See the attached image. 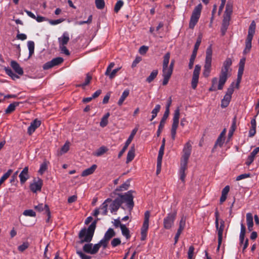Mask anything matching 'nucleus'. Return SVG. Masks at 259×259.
Wrapping results in <instances>:
<instances>
[{"label": "nucleus", "mask_w": 259, "mask_h": 259, "mask_svg": "<svg viewBox=\"0 0 259 259\" xmlns=\"http://www.w3.org/2000/svg\"><path fill=\"white\" fill-rule=\"evenodd\" d=\"M232 64V61L231 58H227L226 60L223 62V66L222 67L221 72L219 75V81L218 89L221 90L223 89V87L226 83L228 78V72L229 70H231L230 67Z\"/></svg>", "instance_id": "f257e3e1"}, {"label": "nucleus", "mask_w": 259, "mask_h": 259, "mask_svg": "<svg viewBox=\"0 0 259 259\" xmlns=\"http://www.w3.org/2000/svg\"><path fill=\"white\" fill-rule=\"evenodd\" d=\"M194 247L190 246L188 251V259H193L194 256Z\"/></svg>", "instance_id": "4d7b16f0"}, {"label": "nucleus", "mask_w": 259, "mask_h": 259, "mask_svg": "<svg viewBox=\"0 0 259 259\" xmlns=\"http://www.w3.org/2000/svg\"><path fill=\"white\" fill-rule=\"evenodd\" d=\"M177 216V211L174 210L173 212L167 214V216L163 220V225L166 229H169L174 225V221Z\"/></svg>", "instance_id": "9d476101"}, {"label": "nucleus", "mask_w": 259, "mask_h": 259, "mask_svg": "<svg viewBox=\"0 0 259 259\" xmlns=\"http://www.w3.org/2000/svg\"><path fill=\"white\" fill-rule=\"evenodd\" d=\"M108 151V148L105 146H102L98 149L95 152L93 153V155L99 157L103 155Z\"/></svg>", "instance_id": "f704fd0d"}, {"label": "nucleus", "mask_w": 259, "mask_h": 259, "mask_svg": "<svg viewBox=\"0 0 259 259\" xmlns=\"http://www.w3.org/2000/svg\"><path fill=\"white\" fill-rule=\"evenodd\" d=\"M124 3L122 0H118L114 7V12L115 13H118L122 7L123 6Z\"/></svg>", "instance_id": "3c124183"}, {"label": "nucleus", "mask_w": 259, "mask_h": 259, "mask_svg": "<svg viewBox=\"0 0 259 259\" xmlns=\"http://www.w3.org/2000/svg\"><path fill=\"white\" fill-rule=\"evenodd\" d=\"M224 141H225V139H223L222 138H221V137H219L215 143V144L214 145L213 149H212V152H214V149L217 147V146H219V147H221L224 143Z\"/></svg>", "instance_id": "de8ad7c7"}, {"label": "nucleus", "mask_w": 259, "mask_h": 259, "mask_svg": "<svg viewBox=\"0 0 259 259\" xmlns=\"http://www.w3.org/2000/svg\"><path fill=\"white\" fill-rule=\"evenodd\" d=\"M230 20V19L228 17H224L221 28L222 35H224L225 34L228 29V27L229 25Z\"/></svg>", "instance_id": "5701e85b"}, {"label": "nucleus", "mask_w": 259, "mask_h": 259, "mask_svg": "<svg viewBox=\"0 0 259 259\" xmlns=\"http://www.w3.org/2000/svg\"><path fill=\"white\" fill-rule=\"evenodd\" d=\"M165 123H163L161 122H160L159 125L158 126V130L156 132V135L157 137H159L164 126Z\"/></svg>", "instance_id": "338daca9"}, {"label": "nucleus", "mask_w": 259, "mask_h": 259, "mask_svg": "<svg viewBox=\"0 0 259 259\" xmlns=\"http://www.w3.org/2000/svg\"><path fill=\"white\" fill-rule=\"evenodd\" d=\"M4 70L6 73L10 76L12 79L16 80V79L19 78V76L14 73L12 69L9 67H5Z\"/></svg>", "instance_id": "72a5a7b5"}, {"label": "nucleus", "mask_w": 259, "mask_h": 259, "mask_svg": "<svg viewBox=\"0 0 259 259\" xmlns=\"http://www.w3.org/2000/svg\"><path fill=\"white\" fill-rule=\"evenodd\" d=\"M170 57V53L167 52L163 56V60L162 62V67H168L169 59Z\"/></svg>", "instance_id": "4c0bfd02"}, {"label": "nucleus", "mask_w": 259, "mask_h": 259, "mask_svg": "<svg viewBox=\"0 0 259 259\" xmlns=\"http://www.w3.org/2000/svg\"><path fill=\"white\" fill-rule=\"evenodd\" d=\"M45 212L48 217V218L46 220V222L49 223L50 222V220L51 218V212H50L49 206L47 204H45Z\"/></svg>", "instance_id": "052dcab7"}, {"label": "nucleus", "mask_w": 259, "mask_h": 259, "mask_svg": "<svg viewBox=\"0 0 259 259\" xmlns=\"http://www.w3.org/2000/svg\"><path fill=\"white\" fill-rule=\"evenodd\" d=\"M233 12V4L232 3L228 2L226 6L225 15L224 17H228L230 18L231 15Z\"/></svg>", "instance_id": "c756f323"}, {"label": "nucleus", "mask_w": 259, "mask_h": 259, "mask_svg": "<svg viewBox=\"0 0 259 259\" xmlns=\"http://www.w3.org/2000/svg\"><path fill=\"white\" fill-rule=\"evenodd\" d=\"M107 207H108V204L106 203V202H103L99 207V209L100 211H101V213L103 215H105L107 214Z\"/></svg>", "instance_id": "49530a36"}, {"label": "nucleus", "mask_w": 259, "mask_h": 259, "mask_svg": "<svg viewBox=\"0 0 259 259\" xmlns=\"http://www.w3.org/2000/svg\"><path fill=\"white\" fill-rule=\"evenodd\" d=\"M137 131H138V128H137V127H136L133 130V131H132V132L131 133V135H130L129 137L128 138V139H127V140L126 141V142L125 143V144L126 145H127L128 146H129V145L131 144L132 140H133L134 136L136 134Z\"/></svg>", "instance_id": "79ce46f5"}, {"label": "nucleus", "mask_w": 259, "mask_h": 259, "mask_svg": "<svg viewBox=\"0 0 259 259\" xmlns=\"http://www.w3.org/2000/svg\"><path fill=\"white\" fill-rule=\"evenodd\" d=\"M54 67L53 63H52V60L49 62H47L43 65V69L44 70H48L52 67Z\"/></svg>", "instance_id": "0e129e2a"}, {"label": "nucleus", "mask_w": 259, "mask_h": 259, "mask_svg": "<svg viewBox=\"0 0 259 259\" xmlns=\"http://www.w3.org/2000/svg\"><path fill=\"white\" fill-rule=\"evenodd\" d=\"M92 79V75H90L89 73H88L87 74L84 82L81 84L77 85V87H81L82 88L84 89L85 87L87 86V85H88L90 83Z\"/></svg>", "instance_id": "e433bc0d"}, {"label": "nucleus", "mask_w": 259, "mask_h": 259, "mask_svg": "<svg viewBox=\"0 0 259 259\" xmlns=\"http://www.w3.org/2000/svg\"><path fill=\"white\" fill-rule=\"evenodd\" d=\"M19 177L21 184H23L29 178L28 174V167L25 166L20 172Z\"/></svg>", "instance_id": "aec40b11"}, {"label": "nucleus", "mask_w": 259, "mask_h": 259, "mask_svg": "<svg viewBox=\"0 0 259 259\" xmlns=\"http://www.w3.org/2000/svg\"><path fill=\"white\" fill-rule=\"evenodd\" d=\"M201 42V37L200 36H199L197 38V41L195 44L194 50L193 51L192 54L191 56L189 63V68L190 69H192L193 68L194 62L195 61V59L196 57L197 51L198 50V48L200 46V45Z\"/></svg>", "instance_id": "9b49d317"}, {"label": "nucleus", "mask_w": 259, "mask_h": 259, "mask_svg": "<svg viewBox=\"0 0 259 259\" xmlns=\"http://www.w3.org/2000/svg\"><path fill=\"white\" fill-rule=\"evenodd\" d=\"M246 232L245 226L243 223L241 224V231L239 236L240 243H243L244 241V237Z\"/></svg>", "instance_id": "a19ab883"}, {"label": "nucleus", "mask_w": 259, "mask_h": 259, "mask_svg": "<svg viewBox=\"0 0 259 259\" xmlns=\"http://www.w3.org/2000/svg\"><path fill=\"white\" fill-rule=\"evenodd\" d=\"M95 222L92 223L88 229L84 228L80 231L78 237L80 240V243L84 242L90 243L92 241L95 230Z\"/></svg>", "instance_id": "f03ea898"}, {"label": "nucleus", "mask_w": 259, "mask_h": 259, "mask_svg": "<svg viewBox=\"0 0 259 259\" xmlns=\"http://www.w3.org/2000/svg\"><path fill=\"white\" fill-rule=\"evenodd\" d=\"M114 236L115 232L113 229L109 228L105 234L104 238L98 243H107Z\"/></svg>", "instance_id": "6ab92c4d"}, {"label": "nucleus", "mask_w": 259, "mask_h": 259, "mask_svg": "<svg viewBox=\"0 0 259 259\" xmlns=\"http://www.w3.org/2000/svg\"><path fill=\"white\" fill-rule=\"evenodd\" d=\"M259 152V148H255L250 154L248 156L246 161L245 162V164L247 166H249L254 161V158L256 155Z\"/></svg>", "instance_id": "4be33fe9"}, {"label": "nucleus", "mask_w": 259, "mask_h": 259, "mask_svg": "<svg viewBox=\"0 0 259 259\" xmlns=\"http://www.w3.org/2000/svg\"><path fill=\"white\" fill-rule=\"evenodd\" d=\"M63 60V59L61 57H56L52 60V63H53L54 66H55L61 64Z\"/></svg>", "instance_id": "6e6d98bb"}, {"label": "nucleus", "mask_w": 259, "mask_h": 259, "mask_svg": "<svg viewBox=\"0 0 259 259\" xmlns=\"http://www.w3.org/2000/svg\"><path fill=\"white\" fill-rule=\"evenodd\" d=\"M19 105V102H15L11 104H10L7 108L5 110V113L6 114H10L14 112L15 109L16 107H17Z\"/></svg>", "instance_id": "c85d7f7f"}, {"label": "nucleus", "mask_w": 259, "mask_h": 259, "mask_svg": "<svg viewBox=\"0 0 259 259\" xmlns=\"http://www.w3.org/2000/svg\"><path fill=\"white\" fill-rule=\"evenodd\" d=\"M188 160L181 159V167L180 169V171L185 172L186 170L187 169V164H188Z\"/></svg>", "instance_id": "8fccbe9b"}, {"label": "nucleus", "mask_w": 259, "mask_h": 259, "mask_svg": "<svg viewBox=\"0 0 259 259\" xmlns=\"http://www.w3.org/2000/svg\"><path fill=\"white\" fill-rule=\"evenodd\" d=\"M120 200V198L117 197L112 201L111 204L110 205V209L112 213L117 211L121 206L122 202Z\"/></svg>", "instance_id": "a211bd4d"}, {"label": "nucleus", "mask_w": 259, "mask_h": 259, "mask_svg": "<svg viewBox=\"0 0 259 259\" xmlns=\"http://www.w3.org/2000/svg\"><path fill=\"white\" fill-rule=\"evenodd\" d=\"M212 50L211 46H209L206 51V57L205 60V64L203 71V75L204 77L209 76L211 70V60H212Z\"/></svg>", "instance_id": "20e7f679"}, {"label": "nucleus", "mask_w": 259, "mask_h": 259, "mask_svg": "<svg viewBox=\"0 0 259 259\" xmlns=\"http://www.w3.org/2000/svg\"><path fill=\"white\" fill-rule=\"evenodd\" d=\"M43 185L42 180L38 178L37 181L34 180L33 182L30 185V189L33 193H36L37 191H40Z\"/></svg>", "instance_id": "4468645a"}, {"label": "nucleus", "mask_w": 259, "mask_h": 259, "mask_svg": "<svg viewBox=\"0 0 259 259\" xmlns=\"http://www.w3.org/2000/svg\"><path fill=\"white\" fill-rule=\"evenodd\" d=\"M41 124V121L36 118L33 120L27 129V133L29 135H31Z\"/></svg>", "instance_id": "dca6fc26"}, {"label": "nucleus", "mask_w": 259, "mask_h": 259, "mask_svg": "<svg viewBox=\"0 0 259 259\" xmlns=\"http://www.w3.org/2000/svg\"><path fill=\"white\" fill-rule=\"evenodd\" d=\"M13 172V170L11 169H9L7 172L4 174L3 176L1 178L0 181L1 182H3V183L10 176Z\"/></svg>", "instance_id": "603ef678"}, {"label": "nucleus", "mask_w": 259, "mask_h": 259, "mask_svg": "<svg viewBox=\"0 0 259 259\" xmlns=\"http://www.w3.org/2000/svg\"><path fill=\"white\" fill-rule=\"evenodd\" d=\"M160 109L161 106L160 105L157 104L155 106L151 111L152 116L150 119V121H152L157 116V113L160 111Z\"/></svg>", "instance_id": "c9c22d12"}, {"label": "nucleus", "mask_w": 259, "mask_h": 259, "mask_svg": "<svg viewBox=\"0 0 259 259\" xmlns=\"http://www.w3.org/2000/svg\"><path fill=\"white\" fill-rule=\"evenodd\" d=\"M229 191L230 187L228 185L225 186V187L222 190V195L220 200L221 204L223 203L226 200Z\"/></svg>", "instance_id": "a878e982"}, {"label": "nucleus", "mask_w": 259, "mask_h": 259, "mask_svg": "<svg viewBox=\"0 0 259 259\" xmlns=\"http://www.w3.org/2000/svg\"><path fill=\"white\" fill-rule=\"evenodd\" d=\"M64 21V19H59L57 20H49V23L52 25H56L62 23Z\"/></svg>", "instance_id": "680f3d73"}, {"label": "nucleus", "mask_w": 259, "mask_h": 259, "mask_svg": "<svg viewBox=\"0 0 259 259\" xmlns=\"http://www.w3.org/2000/svg\"><path fill=\"white\" fill-rule=\"evenodd\" d=\"M92 245L93 244H84L83 247V252L94 254L98 251L102 245H103L104 248H106L108 246V244H95L93 247H92Z\"/></svg>", "instance_id": "6e6552de"}, {"label": "nucleus", "mask_w": 259, "mask_h": 259, "mask_svg": "<svg viewBox=\"0 0 259 259\" xmlns=\"http://www.w3.org/2000/svg\"><path fill=\"white\" fill-rule=\"evenodd\" d=\"M130 94V91L128 89L125 90L122 93L120 98H119L117 104L119 106H121L125 100V99Z\"/></svg>", "instance_id": "7c9ffc66"}, {"label": "nucleus", "mask_w": 259, "mask_h": 259, "mask_svg": "<svg viewBox=\"0 0 259 259\" xmlns=\"http://www.w3.org/2000/svg\"><path fill=\"white\" fill-rule=\"evenodd\" d=\"M120 69V68H117L113 69L111 72L108 73V74H105L106 76H108L109 78L112 79L115 77L117 72Z\"/></svg>", "instance_id": "5fc2aeb1"}, {"label": "nucleus", "mask_w": 259, "mask_h": 259, "mask_svg": "<svg viewBox=\"0 0 259 259\" xmlns=\"http://www.w3.org/2000/svg\"><path fill=\"white\" fill-rule=\"evenodd\" d=\"M132 193L133 191L130 190L124 194H119L118 197V198H120V200L122 202V204L126 203L127 208L130 209H133L134 206V197Z\"/></svg>", "instance_id": "423d86ee"}, {"label": "nucleus", "mask_w": 259, "mask_h": 259, "mask_svg": "<svg viewBox=\"0 0 259 259\" xmlns=\"http://www.w3.org/2000/svg\"><path fill=\"white\" fill-rule=\"evenodd\" d=\"M180 114V110L179 107H178L174 112L172 118V124L171 128V136L173 140H175L176 138L177 130L179 123Z\"/></svg>", "instance_id": "0eeeda50"}, {"label": "nucleus", "mask_w": 259, "mask_h": 259, "mask_svg": "<svg viewBox=\"0 0 259 259\" xmlns=\"http://www.w3.org/2000/svg\"><path fill=\"white\" fill-rule=\"evenodd\" d=\"M158 71V70H153L150 75L146 78V81L148 83L151 82L157 76Z\"/></svg>", "instance_id": "ea45409f"}, {"label": "nucleus", "mask_w": 259, "mask_h": 259, "mask_svg": "<svg viewBox=\"0 0 259 259\" xmlns=\"http://www.w3.org/2000/svg\"><path fill=\"white\" fill-rule=\"evenodd\" d=\"M173 69L167 67H162V77H163L162 85H166L171 77V76L172 74Z\"/></svg>", "instance_id": "ddd939ff"}, {"label": "nucleus", "mask_w": 259, "mask_h": 259, "mask_svg": "<svg viewBox=\"0 0 259 259\" xmlns=\"http://www.w3.org/2000/svg\"><path fill=\"white\" fill-rule=\"evenodd\" d=\"M34 42L32 40L27 42V46L29 50V57L32 56L34 52Z\"/></svg>", "instance_id": "58836bf2"}, {"label": "nucleus", "mask_w": 259, "mask_h": 259, "mask_svg": "<svg viewBox=\"0 0 259 259\" xmlns=\"http://www.w3.org/2000/svg\"><path fill=\"white\" fill-rule=\"evenodd\" d=\"M121 230L122 234L125 236L126 239L130 238V231L125 225H121Z\"/></svg>", "instance_id": "a18cd8bd"}, {"label": "nucleus", "mask_w": 259, "mask_h": 259, "mask_svg": "<svg viewBox=\"0 0 259 259\" xmlns=\"http://www.w3.org/2000/svg\"><path fill=\"white\" fill-rule=\"evenodd\" d=\"M23 215L25 216H29L34 217L36 215L35 212L32 209H27L24 211Z\"/></svg>", "instance_id": "13d9d810"}, {"label": "nucleus", "mask_w": 259, "mask_h": 259, "mask_svg": "<svg viewBox=\"0 0 259 259\" xmlns=\"http://www.w3.org/2000/svg\"><path fill=\"white\" fill-rule=\"evenodd\" d=\"M256 28V24L254 21H252L249 27L248 34L247 38L245 40V48L243 50V53L246 54L248 53L251 48V41L255 33V30Z\"/></svg>", "instance_id": "7ed1b4c3"}, {"label": "nucleus", "mask_w": 259, "mask_h": 259, "mask_svg": "<svg viewBox=\"0 0 259 259\" xmlns=\"http://www.w3.org/2000/svg\"><path fill=\"white\" fill-rule=\"evenodd\" d=\"M76 253L81 257V259H91V256L86 255L81 250H77Z\"/></svg>", "instance_id": "bf43d9fd"}, {"label": "nucleus", "mask_w": 259, "mask_h": 259, "mask_svg": "<svg viewBox=\"0 0 259 259\" xmlns=\"http://www.w3.org/2000/svg\"><path fill=\"white\" fill-rule=\"evenodd\" d=\"M10 65L15 72L18 75H22L23 74L24 71L23 68L20 67V65L16 61H11Z\"/></svg>", "instance_id": "412c9836"}, {"label": "nucleus", "mask_w": 259, "mask_h": 259, "mask_svg": "<svg viewBox=\"0 0 259 259\" xmlns=\"http://www.w3.org/2000/svg\"><path fill=\"white\" fill-rule=\"evenodd\" d=\"M17 31H18V34L17 35L16 37L18 39H20L21 40H24L27 39V35L25 34H24V33H20L19 30H18Z\"/></svg>", "instance_id": "69168bd1"}, {"label": "nucleus", "mask_w": 259, "mask_h": 259, "mask_svg": "<svg viewBox=\"0 0 259 259\" xmlns=\"http://www.w3.org/2000/svg\"><path fill=\"white\" fill-rule=\"evenodd\" d=\"M186 225V220L184 217H182L179 223V227L177 231V233L181 234L184 230Z\"/></svg>", "instance_id": "37998d69"}, {"label": "nucleus", "mask_w": 259, "mask_h": 259, "mask_svg": "<svg viewBox=\"0 0 259 259\" xmlns=\"http://www.w3.org/2000/svg\"><path fill=\"white\" fill-rule=\"evenodd\" d=\"M69 149V143L66 142L65 144L61 148L60 151L58 153L59 155H61L63 154L66 153Z\"/></svg>", "instance_id": "09e8293b"}, {"label": "nucleus", "mask_w": 259, "mask_h": 259, "mask_svg": "<svg viewBox=\"0 0 259 259\" xmlns=\"http://www.w3.org/2000/svg\"><path fill=\"white\" fill-rule=\"evenodd\" d=\"M191 150L192 145L189 141L187 142L184 146L183 150V154L181 159L188 160L191 153Z\"/></svg>", "instance_id": "2eb2a0df"}, {"label": "nucleus", "mask_w": 259, "mask_h": 259, "mask_svg": "<svg viewBox=\"0 0 259 259\" xmlns=\"http://www.w3.org/2000/svg\"><path fill=\"white\" fill-rule=\"evenodd\" d=\"M69 40V34L67 32L63 33L62 37L58 38L59 46H65Z\"/></svg>", "instance_id": "b1692460"}, {"label": "nucleus", "mask_w": 259, "mask_h": 259, "mask_svg": "<svg viewBox=\"0 0 259 259\" xmlns=\"http://www.w3.org/2000/svg\"><path fill=\"white\" fill-rule=\"evenodd\" d=\"M131 181V179H127L123 184H122L120 186L117 187L115 191L116 192H119L127 190L130 186Z\"/></svg>", "instance_id": "393cba45"}, {"label": "nucleus", "mask_w": 259, "mask_h": 259, "mask_svg": "<svg viewBox=\"0 0 259 259\" xmlns=\"http://www.w3.org/2000/svg\"><path fill=\"white\" fill-rule=\"evenodd\" d=\"M215 227L218 231V242L222 243L223 239V233L225 227V222L223 220H221L220 221V225H219V222L218 225H215Z\"/></svg>", "instance_id": "f3484780"}, {"label": "nucleus", "mask_w": 259, "mask_h": 259, "mask_svg": "<svg viewBox=\"0 0 259 259\" xmlns=\"http://www.w3.org/2000/svg\"><path fill=\"white\" fill-rule=\"evenodd\" d=\"M135 149L134 146L131 147L130 150L128 151L126 157V163L132 161L135 156Z\"/></svg>", "instance_id": "2f4dec72"}, {"label": "nucleus", "mask_w": 259, "mask_h": 259, "mask_svg": "<svg viewBox=\"0 0 259 259\" xmlns=\"http://www.w3.org/2000/svg\"><path fill=\"white\" fill-rule=\"evenodd\" d=\"M200 70L201 66L199 65H195L191 80V87L194 90L196 89L197 88Z\"/></svg>", "instance_id": "f8f14e48"}, {"label": "nucleus", "mask_w": 259, "mask_h": 259, "mask_svg": "<svg viewBox=\"0 0 259 259\" xmlns=\"http://www.w3.org/2000/svg\"><path fill=\"white\" fill-rule=\"evenodd\" d=\"M48 163L47 161H45L40 164V168L38 170V173L42 175L48 169Z\"/></svg>", "instance_id": "c03bdc74"}, {"label": "nucleus", "mask_w": 259, "mask_h": 259, "mask_svg": "<svg viewBox=\"0 0 259 259\" xmlns=\"http://www.w3.org/2000/svg\"><path fill=\"white\" fill-rule=\"evenodd\" d=\"M246 222L248 229L249 231H251L253 226V217L251 213L246 214Z\"/></svg>", "instance_id": "cd10ccee"}, {"label": "nucleus", "mask_w": 259, "mask_h": 259, "mask_svg": "<svg viewBox=\"0 0 259 259\" xmlns=\"http://www.w3.org/2000/svg\"><path fill=\"white\" fill-rule=\"evenodd\" d=\"M110 113L107 112L102 117V118H101V120L100 122V125L101 127H104L107 125L108 123V118L110 116Z\"/></svg>", "instance_id": "473e14b6"}, {"label": "nucleus", "mask_w": 259, "mask_h": 259, "mask_svg": "<svg viewBox=\"0 0 259 259\" xmlns=\"http://www.w3.org/2000/svg\"><path fill=\"white\" fill-rule=\"evenodd\" d=\"M202 6L201 4H198L195 7L193 11L189 22V28L193 29L196 25L200 18Z\"/></svg>", "instance_id": "39448f33"}, {"label": "nucleus", "mask_w": 259, "mask_h": 259, "mask_svg": "<svg viewBox=\"0 0 259 259\" xmlns=\"http://www.w3.org/2000/svg\"><path fill=\"white\" fill-rule=\"evenodd\" d=\"M169 111H168L167 110H165V111L164 113V114L163 115V117H162L160 122H161L163 123H165V121H166V119H167V118L169 116Z\"/></svg>", "instance_id": "e2e57ef3"}, {"label": "nucleus", "mask_w": 259, "mask_h": 259, "mask_svg": "<svg viewBox=\"0 0 259 259\" xmlns=\"http://www.w3.org/2000/svg\"><path fill=\"white\" fill-rule=\"evenodd\" d=\"M95 4L98 9H103L105 7L104 0H95Z\"/></svg>", "instance_id": "864d4df0"}, {"label": "nucleus", "mask_w": 259, "mask_h": 259, "mask_svg": "<svg viewBox=\"0 0 259 259\" xmlns=\"http://www.w3.org/2000/svg\"><path fill=\"white\" fill-rule=\"evenodd\" d=\"M150 216V213L149 211H146L144 214V221L143 226L141 228V240L144 241L147 237V233L149 228V218Z\"/></svg>", "instance_id": "1a4fd4ad"}, {"label": "nucleus", "mask_w": 259, "mask_h": 259, "mask_svg": "<svg viewBox=\"0 0 259 259\" xmlns=\"http://www.w3.org/2000/svg\"><path fill=\"white\" fill-rule=\"evenodd\" d=\"M97 166L96 164H93L90 167L85 169L84 170L81 174L82 177H86L89 175H90L94 173L96 169L97 168Z\"/></svg>", "instance_id": "bb28decb"}, {"label": "nucleus", "mask_w": 259, "mask_h": 259, "mask_svg": "<svg viewBox=\"0 0 259 259\" xmlns=\"http://www.w3.org/2000/svg\"><path fill=\"white\" fill-rule=\"evenodd\" d=\"M148 50V47L145 46H142L139 49V53L144 55L146 53Z\"/></svg>", "instance_id": "774afa93"}]
</instances>
